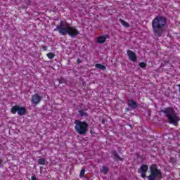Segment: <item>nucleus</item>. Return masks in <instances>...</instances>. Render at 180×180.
Wrapping results in <instances>:
<instances>
[{
	"label": "nucleus",
	"instance_id": "nucleus-1",
	"mask_svg": "<svg viewBox=\"0 0 180 180\" xmlns=\"http://www.w3.org/2000/svg\"><path fill=\"white\" fill-rule=\"evenodd\" d=\"M167 27V18L164 16H156L152 20V30L155 36L161 37Z\"/></svg>",
	"mask_w": 180,
	"mask_h": 180
},
{
	"label": "nucleus",
	"instance_id": "nucleus-2",
	"mask_svg": "<svg viewBox=\"0 0 180 180\" xmlns=\"http://www.w3.org/2000/svg\"><path fill=\"white\" fill-rule=\"evenodd\" d=\"M63 21H61L59 25L56 26V28L54 29L55 32H58L62 36H65L68 34L70 37H77L79 34V31L77 29L76 27L72 26H66L63 27Z\"/></svg>",
	"mask_w": 180,
	"mask_h": 180
},
{
	"label": "nucleus",
	"instance_id": "nucleus-3",
	"mask_svg": "<svg viewBox=\"0 0 180 180\" xmlns=\"http://www.w3.org/2000/svg\"><path fill=\"white\" fill-rule=\"evenodd\" d=\"M162 112L165 115V117L167 118L168 123L169 124H176V123L179 122V117H178V115L174 108L171 107L166 108H164Z\"/></svg>",
	"mask_w": 180,
	"mask_h": 180
},
{
	"label": "nucleus",
	"instance_id": "nucleus-4",
	"mask_svg": "<svg viewBox=\"0 0 180 180\" xmlns=\"http://www.w3.org/2000/svg\"><path fill=\"white\" fill-rule=\"evenodd\" d=\"M150 174L148 176V180H162L164 175H162V172L158 168V165L156 164H152L150 166Z\"/></svg>",
	"mask_w": 180,
	"mask_h": 180
},
{
	"label": "nucleus",
	"instance_id": "nucleus-5",
	"mask_svg": "<svg viewBox=\"0 0 180 180\" xmlns=\"http://www.w3.org/2000/svg\"><path fill=\"white\" fill-rule=\"evenodd\" d=\"M75 130L80 136H86L88 133V123L85 121L76 120L75 121Z\"/></svg>",
	"mask_w": 180,
	"mask_h": 180
},
{
	"label": "nucleus",
	"instance_id": "nucleus-6",
	"mask_svg": "<svg viewBox=\"0 0 180 180\" xmlns=\"http://www.w3.org/2000/svg\"><path fill=\"white\" fill-rule=\"evenodd\" d=\"M27 111V110H26V108L20 107L18 105L13 106L11 109V112L13 115H16V112H18V115H19V116L26 115Z\"/></svg>",
	"mask_w": 180,
	"mask_h": 180
},
{
	"label": "nucleus",
	"instance_id": "nucleus-7",
	"mask_svg": "<svg viewBox=\"0 0 180 180\" xmlns=\"http://www.w3.org/2000/svg\"><path fill=\"white\" fill-rule=\"evenodd\" d=\"M147 171H148V165H142L138 169L139 174H141V176L143 179H146L147 176Z\"/></svg>",
	"mask_w": 180,
	"mask_h": 180
},
{
	"label": "nucleus",
	"instance_id": "nucleus-8",
	"mask_svg": "<svg viewBox=\"0 0 180 180\" xmlns=\"http://www.w3.org/2000/svg\"><path fill=\"white\" fill-rule=\"evenodd\" d=\"M41 99L42 98L40 95H39V94H34L31 97V102L34 105H39V103L41 102Z\"/></svg>",
	"mask_w": 180,
	"mask_h": 180
},
{
	"label": "nucleus",
	"instance_id": "nucleus-9",
	"mask_svg": "<svg viewBox=\"0 0 180 180\" xmlns=\"http://www.w3.org/2000/svg\"><path fill=\"white\" fill-rule=\"evenodd\" d=\"M127 54L130 61L132 63H136L137 61V55L131 50H127Z\"/></svg>",
	"mask_w": 180,
	"mask_h": 180
},
{
	"label": "nucleus",
	"instance_id": "nucleus-10",
	"mask_svg": "<svg viewBox=\"0 0 180 180\" xmlns=\"http://www.w3.org/2000/svg\"><path fill=\"white\" fill-rule=\"evenodd\" d=\"M127 105L129 108H131V109H136L138 105H137V102H136L134 100L129 99L128 101Z\"/></svg>",
	"mask_w": 180,
	"mask_h": 180
},
{
	"label": "nucleus",
	"instance_id": "nucleus-11",
	"mask_svg": "<svg viewBox=\"0 0 180 180\" xmlns=\"http://www.w3.org/2000/svg\"><path fill=\"white\" fill-rule=\"evenodd\" d=\"M108 37H109V35L100 36L98 37L97 41L100 44H103V43H105V41H106V39H108Z\"/></svg>",
	"mask_w": 180,
	"mask_h": 180
},
{
	"label": "nucleus",
	"instance_id": "nucleus-12",
	"mask_svg": "<svg viewBox=\"0 0 180 180\" xmlns=\"http://www.w3.org/2000/svg\"><path fill=\"white\" fill-rule=\"evenodd\" d=\"M111 154L112 155H113V158L114 160H116V161H117V160H119L120 161H124V159L119 156V154L116 150H112L111 152Z\"/></svg>",
	"mask_w": 180,
	"mask_h": 180
},
{
	"label": "nucleus",
	"instance_id": "nucleus-13",
	"mask_svg": "<svg viewBox=\"0 0 180 180\" xmlns=\"http://www.w3.org/2000/svg\"><path fill=\"white\" fill-rule=\"evenodd\" d=\"M79 115L81 116V117H87L88 116V112L85 111V110H79Z\"/></svg>",
	"mask_w": 180,
	"mask_h": 180
},
{
	"label": "nucleus",
	"instance_id": "nucleus-14",
	"mask_svg": "<svg viewBox=\"0 0 180 180\" xmlns=\"http://www.w3.org/2000/svg\"><path fill=\"white\" fill-rule=\"evenodd\" d=\"M95 67L96 68H98V70H102L103 71H105V70H106V66L101 63H96L95 65Z\"/></svg>",
	"mask_w": 180,
	"mask_h": 180
},
{
	"label": "nucleus",
	"instance_id": "nucleus-15",
	"mask_svg": "<svg viewBox=\"0 0 180 180\" xmlns=\"http://www.w3.org/2000/svg\"><path fill=\"white\" fill-rule=\"evenodd\" d=\"M120 22L121 25H122V26H124V27H130V25L129 24V22H126L124 20L120 18Z\"/></svg>",
	"mask_w": 180,
	"mask_h": 180
},
{
	"label": "nucleus",
	"instance_id": "nucleus-16",
	"mask_svg": "<svg viewBox=\"0 0 180 180\" xmlns=\"http://www.w3.org/2000/svg\"><path fill=\"white\" fill-rule=\"evenodd\" d=\"M46 57H48V58H49V60H53V58H54V57H56V55L53 52H49L46 54Z\"/></svg>",
	"mask_w": 180,
	"mask_h": 180
},
{
	"label": "nucleus",
	"instance_id": "nucleus-17",
	"mask_svg": "<svg viewBox=\"0 0 180 180\" xmlns=\"http://www.w3.org/2000/svg\"><path fill=\"white\" fill-rule=\"evenodd\" d=\"M37 162L39 165H46V159L44 158L39 159Z\"/></svg>",
	"mask_w": 180,
	"mask_h": 180
},
{
	"label": "nucleus",
	"instance_id": "nucleus-18",
	"mask_svg": "<svg viewBox=\"0 0 180 180\" xmlns=\"http://www.w3.org/2000/svg\"><path fill=\"white\" fill-rule=\"evenodd\" d=\"M101 172H103L105 175L109 172V168L108 167L103 166Z\"/></svg>",
	"mask_w": 180,
	"mask_h": 180
},
{
	"label": "nucleus",
	"instance_id": "nucleus-19",
	"mask_svg": "<svg viewBox=\"0 0 180 180\" xmlns=\"http://www.w3.org/2000/svg\"><path fill=\"white\" fill-rule=\"evenodd\" d=\"M139 67H141V68H146V67H147V63L144 62H141L139 63Z\"/></svg>",
	"mask_w": 180,
	"mask_h": 180
},
{
	"label": "nucleus",
	"instance_id": "nucleus-20",
	"mask_svg": "<svg viewBox=\"0 0 180 180\" xmlns=\"http://www.w3.org/2000/svg\"><path fill=\"white\" fill-rule=\"evenodd\" d=\"M85 175V168H83L80 171V178H84V176Z\"/></svg>",
	"mask_w": 180,
	"mask_h": 180
},
{
	"label": "nucleus",
	"instance_id": "nucleus-21",
	"mask_svg": "<svg viewBox=\"0 0 180 180\" xmlns=\"http://www.w3.org/2000/svg\"><path fill=\"white\" fill-rule=\"evenodd\" d=\"M57 80L58 81L59 84H65V80L64 78L58 79Z\"/></svg>",
	"mask_w": 180,
	"mask_h": 180
},
{
	"label": "nucleus",
	"instance_id": "nucleus-22",
	"mask_svg": "<svg viewBox=\"0 0 180 180\" xmlns=\"http://www.w3.org/2000/svg\"><path fill=\"white\" fill-rule=\"evenodd\" d=\"M41 49H42V50H44V51H47V46H41Z\"/></svg>",
	"mask_w": 180,
	"mask_h": 180
},
{
	"label": "nucleus",
	"instance_id": "nucleus-23",
	"mask_svg": "<svg viewBox=\"0 0 180 180\" xmlns=\"http://www.w3.org/2000/svg\"><path fill=\"white\" fill-rule=\"evenodd\" d=\"M82 63V61L81 60V59L78 58L77 59V64H81Z\"/></svg>",
	"mask_w": 180,
	"mask_h": 180
},
{
	"label": "nucleus",
	"instance_id": "nucleus-24",
	"mask_svg": "<svg viewBox=\"0 0 180 180\" xmlns=\"http://www.w3.org/2000/svg\"><path fill=\"white\" fill-rule=\"evenodd\" d=\"M31 179H32V180H37V179H36V176H31Z\"/></svg>",
	"mask_w": 180,
	"mask_h": 180
},
{
	"label": "nucleus",
	"instance_id": "nucleus-25",
	"mask_svg": "<svg viewBox=\"0 0 180 180\" xmlns=\"http://www.w3.org/2000/svg\"><path fill=\"white\" fill-rule=\"evenodd\" d=\"M94 133V131H92V129L90 130V134L92 135Z\"/></svg>",
	"mask_w": 180,
	"mask_h": 180
},
{
	"label": "nucleus",
	"instance_id": "nucleus-26",
	"mask_svg": "<svg viewBox=\"0 0 180 180\" xmlns=\"http://www.w3.org/2000/svg\"><path fill=\"white\" fill-rule=\"evenodd\" d=\"M101 122L103 124L105 123V120H103Z\"/></svg>",
	"mask_w": 180,
	"mask_h": 180
},
{
	"label": "nucleus",
	"instance_id": "nucleus-27",
	"mask_svg": "<svg viewBox=\"0 0 180 180\" xmlns=\"http://www.w3.org/2000/svg\"><path fill=\"white\" fill-rule=\"evenodd\" d=\"M65 25H67V22H65Z\"/></svg>",
	"mask_w": 180,
	"mask_h": 180
}]
</instances>
